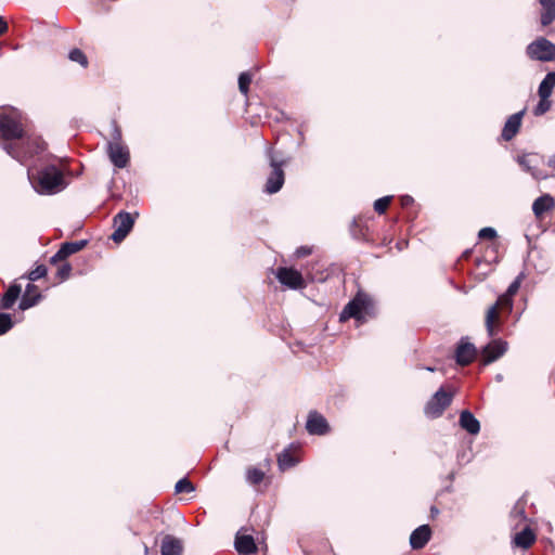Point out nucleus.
Returning a JSON list of instances; mask_svg holds the SVG:
<instances>
[{
    "label": "nucleus",
    "instance_id": "obj_1",
    "mask_svg": "<svg viewBox=\"0 0 555 555\" xmlns=\"http://www.w3.org/2000/svg\"><path fill=\"white\" fill-rule=\"evenodd\" d=\"M0 140L3 150L21 164L46 149L40 138L25 135L23 116L14 107H0Z\"/></svg>",
    "mask_w": 555,
    "mask_h": 555
},
{
    "label": "nucleus",
    "instance_id": "obj_2",
    "mask_svg": "<svg viewBox=\"0 0 555 555\" xmlns=\"http://www.w3.org/2000/svg\"><path fill=\"white\" fill-rule=\"evenodd\" d=\"M46 149L39 154H34L27 162V177L35 190L40 195H53L66 188L63 172L53 164L48 163Z\"/></svg>",
    "mask_w": 555,
    "mask_h": 555
},
{
    "label": "nucleus",
    "instance_id": "obj_3",
    "mask_svg": "<svg viewBox=\"0 0 555 555\" xmlns=\"http://www.w3.org/2000/svg\"><path fill=\"white\" fill-rule=\"evenodd\" d=\"M522 279L524 273H520L509 284L506 292L500 295L496 301L488 308L485 318V326L489 337H494L499 334L504 319L512 313L514 307L513 297L518 292Z\"/></svg>",
    "mask_w": 555,
    "mask_h": 555
},
{
    "label": "nucleus",
    "instance_id": "obj_4",
    "mask_svg": "<svg viewBox=\"0 0 555 555\" xmlns=\"http://www.w3.org/2000/svg\"><path fill=\"white\" fill-rule=\"evenodd\" d=\"M375 314V305L373 298L363 292H358L357 295L344 307L339 314V321L346 322L349 319H354L359 323L366 322L367 318Z\"/></svg>",
    "mask_w": 555,
    "mask_h": 555
},
{
    "label": "nucleus",
    "instance_id": "obj_5",
    "mask_svg": "<svg viewBox=\"0 0 555 555\" xmlns=\"http://www.w3.org/2000/svg\"><path fill=\"white\" fill-rule=\"evenodd\" d=\"M267 158L271 167V172L267 178L263 191L268 194L278 193L285 181V173L283 167L287 164V159L279 157L278 154L272 150H267Z\"/></svg>",
    "mask_w": 555,
    "mask_h": 555
},
{
    "label": "nucleus",
    "instance_id": "obj_6",
    "mask_svg": "<svg viewBox=\"0 0 555 555\" xmlns=\"http://www.w3.org/2000/svg\"><path fill=\"white\" fill-rule=\"evenodd\" d=\"M529 59L541 62L555 61V43L544 37H540L529 43L526 49Z\"/></svg>",
    "mask_w": 555,
    "mask_h": 555
},
{
    "label": "nucleus",
    "instance_id": "obj_7",
    "mask_svg": "<svg viewBox=\"0 0 555 555\" xmlns=\"http://www.w3.org/2000/svg\"><path fill=\"white\" fill-rule=\"evenodd\" d=\"M453 393L446 391L442 387L428 400L424 408V413L429 418H437L442 415L444 410L451 404Z\"/></svg>",
    "mask_w": 555,
    "mask_h": 555
},
{
    "label": "nucleus",
    "instance_id": "obj_8",
    "mask_svg": "<svg viewBox=\"0 0 555 555\" xmlns=\"http://www.w3.org/2000/svg\"><path fill=\"white\" fill-rule=\"evenodd\" d=\"M138 216H139L138 212L132 215L125 210L119 211L113 218V225H114L115 230L112 233L111 238L115 243L122 242L127 237V235L130 233V231L132 230L134 222H135V218Z\"/></svg>",
    "mask_w": 555,
    "mask_h": 555
},
{
    "label": "nucleus",
    "instance_id": "obj_9",
    "mask_svg": "<svg viewBox=\"0 0 555 555\" xmlns=\"http://www.w3.org/2000/svg\"><path fill=\"white\" fill-rule=\"evenodd\" d=\"M275 276L282 285L291 289H300L306 286L302 274L293 268L280 267L275 271Z\"/></svg>",
    "mask_w": 555,
    "mask_h": 555
},
{
    "label": "nucleus",
    "instance_id": "obj_10",
    "mask_svg": "<svg viewBox=\"0 0 555 555\" xmlns=\"http://www.w3.org/2000/svg\"><path fill=\"white\" fill-rule=\"evenodd\" d=\"M541 159H542L541 156H539L538 154H533V153H527V154L518 155L516 157V162L522 168V170L530 173V176L537 181L544 180L547 178L546 173H544L542 170L538 169V165Z\"/></svg>",
    "mask_w": 555,
    "mask_h": 555
},
{
    "label": "nucleus",
    "instance_id": "obj_11",
    "mask_svg": "<svg viewBox=\"0 0 555 555\" xmlns=\"http://www.w3.org/2000/svg\"><path fill=\"white\" fill-rule=\"evenodd\" d=\"M507 350V343L501 338L492 339L481 350L483 364H489L501 358Z\"/></svg>",
    "mask_w": 555,
    "mask_h": 555
},
{
    "label": "nucleus",
    "instance_id": "obj_12",
    "mask_svg": "<svg viewBox=\"0 0 555 555\" xmlns=\"http://www.w3.org/2000/svg\"><path fill=\"white\" fill-rule=\"evenodd\" d=\"M107 154L113 165L117 168H125L129 163V151L120 142H108Z\"/></svg>",
    "mask_w": 555,
    "mask_h": 555
},
{
    "label": "nucleus",
    "instance_id": "obj_13",
    "mask_svg": "<svg viewBox=\"0 0 555 555\" xmlns=\"http://www.w3.org/2000/svg\"><path fill=\"white\" fill-rule=\"evenodd\" d=\"M477 356V349L474 344L462 338L455 350V361L457 364L465 366L470 364Z\"/></svg>",
    "mask_w": 555,
    "mask_h": 555
},
{
    "label": "nucleus",
    "instance_id": "obj_14",
    "mask_svg": "<svg viewBox=\"0 0 555 555\" xmlns=\"http://www.w3.org/2000/svg\"><path fill=\"white\" fill-rule=\"evenodd\" d=\"M306 429L310 435L322 436L330 431V426L323 415L317 411H311L308 415Z\"/></svg>",
    "mask_w": 555,
    "mask_h": 555
},
{
    "label": "nucleus",
    "instance_id": "obj_15",
    "mask_svg": "<svg viewBox=\"0 0 555 555\" xmlns=\"http://www.w3.org/2000/svg\"><path fill=\"white\" fill-rule=\"evenodd\" d=\"M525 112L521 109L507 118L501 134L505 141H511L518 133Z\"/></svg>",
    "mask_w": 555,
    "mask_h": 555
},
{
    "label": "nucleus",
    "instance_id": "obj_16",
    "mask_svg": "<svg viewBox=\"0 0 555 555\" xmlns=\"http://www.w3.org/2000/svg\"><path fill=\"white\" fill-rule=\"evenodd\" d=\"M431 529L428 525H422L412 531L410 535V545L413 550L423 548L430 540Z\"/></svg>",
    "mask_w": 555,
    "mask_h": 555
},
{
    "label": "nucleus",
    "instance_id": "obj_17",
    "mask_svg": "<svg viewBox=\"0 0 555 555\" xmlns=\"http://www.w3.org/2000/svg\"><path fill=\"white\" fill-rule=\"evenodd\" d=\"M234 546L240 555H250L257 552L255 539L250 534L237 533L235 537Z\"/></svg>",
    "mask_w": 555,
    "mask_h": 555
},
{
    "label": "nucleus",
    "instance_id": "obj_18",
    "mask_svg": "<svg viewBox=\"0 0 555 555\" xmlns=\"http://www.w3.org/2000/svg\"><path fill=\"white\" fill-rule=\"evenodd\" d=\"M535 539L537 537L533 530L529 526H526L514 535L512 544L515 547L527 550L535 542Z\"/></svg>",
    "mask_w": 555,
    "mask_h": 555
},
{
    "label": "nucleus",
    "instance_id": "obj_19",
    "mask_svg": "<svg viewBox=\"0 0 555 555\" xmlns=\"http://www.w3.org/2000/svg\"><path fill=\"white\" fill-rule=\"evenodd\" d=\"M459 423L461 428L469 435H477L480 431V422L468 410L461 412Z\"/></svg>",
    "mask_w": 555,
    "mask_h": 555
},
{
    "label": "nucleus",
    "instance_id": "obj_20",
    "mask_svg": "<svg viewBox=\"0 0 555 555\" xmlns=\"http://www.w3.org/2000/svg\"><path fill=\"white\" fill-rule=\"evenodd\" d=\"M183 545L180 539L167 534L164 537L160 546V555H182Z\"/></svg>",
    "mask_w": 555,
    "mask_h": 555
},
{
    "label": "nucleus",
    "instance_id": "obj_21",
    "mask_svg": "<svg viewBox=\"0 0 555 555\" xmlns=\"http://www.w3.org/2000/svg\"><path fill=\"white\" fill-rule=\"evenodd\" d=\"M555 206V201L550 194L539 196L532 204V211L537 218H540L545 211Z\"/></svg>",
    "mask_w": 555,
    "mask_h": 555
},
{
    "label": "nucleus",
    "instance_id": "obj_22",
    "mask_svg": "<svg viewBox=\"0 0 555 555\" xmlns=\"http://www.w3.org/2000/svg\"><path fill=\"white\" fill-rule=\"evenodd\" d=\"M22 292V287L17 283H13L10 285V287L7 289V292L3 294L1 299V308L2 309H11L15 301L18 299Z\"/></svg>",
    "mask_w": 555,
    "mask_h": 555
},
{
    "label": "nucleus",
    "instance_id": "obj_23",
    "mask_svg": "<svg viewBox=\"0 0 555 555\" xmlns=\"http://www.w3.org/2000/svg\"><path fill=\"white\" fill-rule=\"evenodd\" d=\"M542 7L541 24L548 26L555 21V0H539Z\"/></svg>",
    "mask_w": 555,
    "mask_h": 555
},
{
    "label": "nucleus",
    "instance_id": "obj_24",
    "mask_svg": "<svg viewBox=\"0 0 555 555\" xmlns=\"http://www.w3.org/2000/svg\"><path fill=\"white\" fill-rule=\"evenodd\" d=\"M555 87V72H550L545 75L538 88V94L551 96Z\"/></svg>",
    "mask_w": 555,
    "mask_h": 555
},
{
    "label": "nucleus",
    "instance_id": "obj_25",
    "mask_svg": "<svg viewBox=\"0 0 555 555\" xmlns=\"http://www.w3.org/2000/svg\"><path fill=\"white\" fill-rule=\"evenodd\" d=\"M88 244L87 240H80L76 242H65L61 245V254L65 255L66 258L73 254L83 249Z\"/></svg>",
    "mask_w": 555,
    "mask_h": 555
},
{
    "label": "nucleus",
    "instance_id": "obj_26",
    "mask_svg": "<svg viewBox=\"0 0 555 555\" xmlns=\"http://www.w3.org/2000/svg\"><path fill=\"white\" fill-rule=\"evenodd\" d=\"M297 463L295 456L289 452V450H283L282 453L278 456V465L281 470H286L294 467Z\"/></svg>",
    "mask_w": 555,
    "mask_h": 555
},
{
    "label": "nucleus",
    "instance_id": "obj_27",
    "mask_svg": "<svg viewBox=\"0 0 555 555\" xmlns=\"http://www.w3.org/2000/svg\"><path fill=\"white\" fill-rule=\"evenodd\" d=\"M40 299H41L40 293H36L35 295L24 294L18 304V308L23 311L27 310V309L36 306Z\"/></svg>",
    "mask_w": 555,
    "mask_h": 555
},
{
    "label": "nucleus",
    "instance_id": "obj_28",
    "mask_svg": "<svg viewBox=\"0 0 555 555\" xmlns=\"http://www.w3.org/2000/svg\"><path fill=\"white\" fill-rule=\"evenodd\" d=\"M264 478V473L256 467H250L246 472V480L249 485H259Z\"/></svg>",
    "mask_w": 555,
    "mask_h": 555
},
{
    "label": "nucleus",
    "instance_id": "obj_29",
    "mask_svg": "<svg viewBox=\"0 0 555 555\" xmlns=\"http://www.w3.org/2000/svg\"><path fill=\"white\" fill-rule=\"evenodd\" d=\"M539 98H540V101H539V103L535 105V107L533 109V114L535 116H542L543 114L548 112L550 108H551L550 96H546V95H543V94H539Z\"/></svg>",
    "mask_w": 555,
    "mask_h": 555
},
{
    "label": "nucleus",
    "instance_id": "obj_30",
    "mask_svg": "<svg viewBox=\"0 0 555 555\" xmlns=\"http://www.w3.org/2000/svg\"><path fill=\"white\" fill-rule=\"evenodd\" d=\"M68 59L72 62L78 63L85 68L88 66V59L86 54L78 48H75L72 51H69Z\"/></svg>",
    "mask_w": 555,
    "mask_h": 555
},
{
    "label": "nucleus",
    "instance_id": "obj_31",
    "mask_svg": "<svg viewBox=\"0 0 555 555\" xmlns=\"http://www.w3.org/2000/svg\"><path fill=\"white\" fill-rule=\"evenodd\" d=\"M251 82V75L248 72H243L238 76V89L242 94L247 95L249 91V85Z\"/></svg>",
    "mask_w": 555,
    "mask_h": 555
},
{
    "label": "nucleus",
    "instance_id": "obj_32",
    "mask_svg": "<svg viewBox=\"0 0 555 555\" xmlns=\"http://www.w3.org/2000/svg\"><path fill=\"white\" fill-rule=\"evenodd\" d=\"M177 493H191L195 491L194 485L188 478H181L175 486Z\"/></svg>",
    "mask_w": 555,
    "mask_h": 555
},
{
    "label": "nucleus",
    "instance_id": "obj_33",
    "mask_svg": "<svg viewBox=\"0 0 555 555\" xmlns=\"http://www.w3.org/2000/svg\"><path fill=\"white\" fill-rule=\"evenodd\" d=\"M13 324L11 314L4 312L0 313V335L9 332L13 327Z\"/></svg>",
    "mask_w": 555,
    "mask_h": 555
},
{
    "label": "nucleus",
    "instance_id": "obj_34",
    "mask_svg": "<svg viewBox=\"0 0 555 555\" xmlns=\"http://www.w3.org/2000/svg\"><path fill=\"white\" fill-rule=\"evenodd\" d=\"M392 196H384L374 202V210L382 215L386 211L388 205L390 204Z\"/></svg>",
    "mask_w": 555,
    "mask_h": 555
},
{
    "label": "nucleus",
    "instance_id": "obj_35",
    "mask_svg": "<svg viewBox=\"0 0 555 555\" xmlns=\"http://www.w3.org/2000/svg\"><path fill=\"white\" fill-rule=\"evenodd\" d=\"M47 271L48 270L44 264H39L28 273L27 279L31 282H35V281L43 278L47 274Z\"/></svg>",
    "mask_w": 555,
    "mask_h": 555
},
{
    "label": "nucleus",
    "instance_id": "obj_36",
    "mask_svg": "<svg viewBox=\"0 0 555 555\" xmlns=\"http://www.w3.org/2000/svg\"><path fill=\"white\" fill-rule=\"evenodd\" d=\"M496 235L498 234H496L495 229H493L491 227L482 228L478 233V237L481 240H493L496 237Z\"/></svg>",
    "mask_w": 555,
    "mask_h": 555
},
{
    "label": "nucleus",
    "instance_id": "obj_37",
    "mask_svg": "<svg viewBox=\"0 0 555 555\" xmlns=\"http://www.w3.org/2000/svg\"><path fill=\"white\" fill-rule=\"evenodd\" d=\"M70 272H72V266L68 263V262H65L63 263L59 270H57V276L62 280V281H65L69 278L70 275Z\"/></svg>",
    "mask_w": 555,
    "mask_h": 555
},
{
    "label": "nucleus",
    "instance_id": "obj_38",
    "mask_svg": "<svg viewBox=\"0 0 555 555\" xmlns=\"http://www.w3.org/2000/svg\"><path fill=\"white\" fill-rule=\"evenodd\" d=\"M312 253V249L311 247L309 246H300L296 249L295 251V255L300 258V257H306L308 255H310Z\"/></svg>",
    "mask_w": 555,
    "mask_h": 555
},
{
    "label": "nucleus",
    "instance_id": "obj_39",
    "mask_svg": "<svg viewBox=\"0 0 555 555\" xmlns=\"http://www.w3.org/2000/svg\"><path fill=\"white\" fill-rule=\"evenodd\" d=\"M511 514H512V516L519 517L521 520L526 519L525 511L521 505H518V504L515 505V507L513 508Z\"/></svg>",
    "mask_w": 555,
    "mask_h": 555
},
{
    "label": "nucleus",
    "instance_id": "obj_40",
    "mask_svg": "<svg viewBox=\"0 0 555 555\" xmlns=\"http://www.w3.org/2000/svg\"><path fill=\"white\" fill-rule=\"evenodd\" d=\"M65 259H66V256L61 254V247H60L59 250L51 257L50 261H51V263H56L59 261H64Z\"/></svg>",
    "mask_w": 555,
    "mask_h": 555
},
{
    "label": "nucleus",
    "instance_id": "obj_41",
    "mask_svg": "<svg viewBox=\"0 0 555 555\" xmlns=\"http://www.w3.org/2000/svg\"><path fill=\"white\" fill-rule=\"evenodd\" d=\"M112 138H113L112 142H120L121 141V131L116 125L114 126Z\"/></svg>",
    "mask_w": 555,
    "mask_h": 555
},
{
    "label": "nucleus",
    "instance_id": "obj_42",
    "mask_svg": "<svg viewBox=\"0 0 555 555\" xmlns=\"http://www.w3.org/2000/svg\"><path fill=\"white\" fill-rule=\"evenodd\" d=\"M400 201H401V205H402L403 207H408V206L412 205V204H413V202H414L413 197H412V196H410V195H403V196H401Z\"/></svg>",
    "mask_w": 555,
    "mask_h": 555
},
{
    "label": "nucleus",
    "instance_id": "obj_43",
    "mask_svg": "<svg viewBox=\"0 0 555 555\" xmlns=\"http://www.w3.org/2000/svg\"><path fill=\"white\" fill-rule=\"evenodd\" d=\"M9 29L8 23L4 17L0 16V36L5 34Z\"/></svg>",
    "mask_w": 555,
    "mask_h": 555
},
{
    "label": "nucleus",
    "instance_id": "obj_44",
    "mask_svg": "<svg viewBox=\"0 0 555 555\" xmlns=\"http://www.w3.org/2000/svg\"><path fill=\"white\" fill-rule=\"evenodd\" d=\"M36 291H37L36 285L29 283L26 286L25 294L35 295L37 293Z\"/></svg>",
    "mask_w": 555,
    "mask_h": 555
},
{
    "label": "nucleus",
    "instance_id": "obj_45",
    "mask_svg": "<svg viewBox=\"0 0 555 555\" xmlns=\"http://www.w3.org/2000/svg\"><path fill=\"white\" fill-rule=\"evenodd\" d=\"M547 166L555 169V154L548 158Z\"/></svg>",
    "mask_w": 555,
    "mask_h": 555
},
{
    "label": "nucleus",
    "instance_id": "obj_46",
    "mask_svg": "<svg viewBox=\"0 0 555 555\" xmlns=\"http://www.w3.org/2000/svg\"><path fill=\"white\" fill-rule=\"evenodd\" d=\"M430 513H431L433 516H436V515L439 514V509L436 506H431Z\"/></svg>",
    "mask_w": 555,
    "mask_h": 555
},
{
    "label": "nucleus",
    "instance_id": "obj_47",
    "mask_svg": "<svg viewBox=\"0 0 555 555\" xmlns=\"http://www.w3.org/2000/svg\"><path fill=\"white\" fill-rule=\"evenodd\" d=\"M427 371H430V372H434L436 369L435 367H431V366H427L426 367Z\"/></svg>",
    "mask_w": 555,
    "mask_h": 555
}]
</instances>
